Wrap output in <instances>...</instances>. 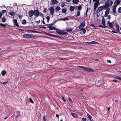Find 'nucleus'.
Segmentation results:
<instances>
[{"label":"nucleus","mask_w":121,"mask_h":121,"mask_svg":"<svg viewBox=\"0 0 121 121\" xmlns=\"http://www.w3.org/2000/svg\"><path fill=\"white\" fill-rule=\"evenodd\" d=\"M35 37V36L33 34H25L23 36V37L25 38H34Z\"/></svg>","instance_id":"obj_1"},{"label":"nucleus","mask_w":121,"mask_h":121,"mask_svg":"<svg viewBox=\"0 0 121 121\" xmlns=\"http://www.w3.org/2000/svg\"><path fill=\"white\" fill-rule=\"evenodd\" d=\"M78 67L80 68L83 69L84 70L88 72H93V70L91 68H88L87 67L79 66Z\"/></svg>","instance_id":"obj_2"},{"label":"nucleus","mask_w":121,"mask_h":121,"mask_svg":"<svg viewBox=\"0 0 121 121\" xmlns=\"http://www.w3.org/2000/svg\"><path fill=\"white\" fill-rule=\"evenodd\" d=\"M56 31L58 34L61 35H65L67 34V33L66 32L63 31L59 29H56Z\"/></svg>","instance_id":"obj_3"},{"label":"nucleus","mask_w":121,"mask_h":121,"mask_svg":"<svg viewBox=\"0 0 121 121\" xmlns=\"http://www.w3.org/2000/svg\"><path fill=\"white\" fill-rule=\"evenodd\" d=\"M49 11L51 13V14L53 16L55 11L54 8L53 7H51L49 8Z\"/></svg>","instance_id":"obj_4"},{"label":"nucleus","mask_w":121,"mask_h":121,"mask_svg":"<svg viewBox=\"0 0 121 121\" xmlns=\"http://www.w3.org/2000/svg\"><path fill=\"white\" fill-rule=\"evenodd\" d=\"M34 14L36 17L39 16V11L38 9L35 10L34 11Z\"/></svg>","instance_id":"obj_5"},{"label":"nucleus","mask_w":121,"mask_h":121,"mask_svg":"<svg viewBox=\"0 0 121 121\" xmlns=\"http://www.w3.org/2000/svg\"><path fill=\"white\" fill-rule=\"evenodd\" d=\"M85 21H83L82 23L80 24L79 26V28L80 29H83V27L84 26H85Z\"/></svg>","instance_id":"obj_6"},{"label":"nucleus","mask_w":121,"mask_h":121,"mask_svg":"<svg viewBox=\"0 0 121 121\" xmlns=\"http://www.w3.org/2000/svg\"><path fill=\"white\" fill-rule=\"evenodd\" d=\"M33 10H30L29 11L28 13L29 16L30 17H31L34 14Z\"/></svg>","instance_id":"obj_7"},{"label":"nucleus","mask_w":121,"mask_h":121,"mask_svg":"<svg viewBox=\"0 0 121 121\" xmlns=\"http://www.w3.org/2000/svg\"><path fill=\"white\" fill-rule=\"evenodd\" d=\"M114 25L115 26V27L116 29V30L118 32H119V25L118 24V23L116 22H115Z\"/></svg>","instance_id":"obj_8"},{"label":"nucleus","mask_w":121,"mask_h":121,"mask_svg":"<svg viewBox=\"0 0 121 121\" xmlns=\"http://www.w3.org/2000/svg\"><path fill=\"white\" fill-rule=\"evenodd\" d=\"M115 22H111L109 21L108 22V24L109 26L111 27H112L113 26V24L114 25Z\"/></svg>","instance_id":"obj_9"},{"label":"nucleus","mask_w":121,"mask_h":121,"mask_svg":"<svg viewBox=\"0 0 121 121\" xmlns=\"http://www.w3.org/2000/svg\"><path fill=\"white\" fill-rule=\"evenodd\" d=\"M110 12L109 9H108L105 11V14L104 17H106L108 14Z\"/></svg>","instance_id":"obj_10"},{"label":"nucleus","mask_w":121,"mask_h":121,"mask_svg":"<svg viewBox=\"0 0 121 121\" xmlns=\"http://www.w3.org/2000/svg\"><path fill=\"white\" fill-rule=\"evenodd\" d=\"M81 31L80 32V34L82 35H84L86 32V30L85 29L83 28L80 29Z\"/></svg>","instance_id":"obj_11"},{"label":"nucleus","mask_w":121,"mask_h":121,"mask_svg":"<svg viewBox=\"0 0 121 121\" xmlns=\"http://www.w3.org/2000/svg\"><path fill=\"white\" fill-rule=\"evenodd\" d=\"M104 6H101L99 7L98 8L99 11V12L102 11L103 10V9L104 8Z\"/></svg>","instance_id":"obj_12"},{"label":"nucleus","mask_w":121,"mask_h":121,"mask_svg":"<svg viewBox=\"0 0 121 121\" xmlns=\"http://www.w3.org/2000/svg\"><path fill=\"white\" fill-rule=\"evenodd\" d=\"M120 3V1L118 0H116L115 3V5L114 6V7H116Z\"/></svg>","instance_id":"obj_13"},{"label":"nucleus","mask_w":121,"mask_h":121,"mask_svg":"<svg viewBox=\"0 0 121 121\" xmlns=\"http://www.w3.org/2000/svg\"><path fill=\"white\" fill-rule=\"evenodd\" d=\"M99 3V0L97 1L96 2L94 3V7L97 8L98 4Z\"/></svg>","instance_id":"obj_14"},{"label":"nucleus","mask_w":121,"mask_h":121,"mask_svg":"<svg viewBox=\"0 0 121 121\" xmlns=\"http://www.w3.org/2000/svg\"><path fill=\"white\" fill-rule=\"evenodd\" d=\"M71 114L73 117L75 118H77L78 117V115L75 113H71Z\"/></svg>","instance_id":"obj_15"},{"label":"nucleus","mask_w":121,"mask_h":121,"mask_svg":"<svg viewBox=\"0 0 121 121\" xmlns=\"http://www.w3.org/2000/svg\"><path fill=\"white\" fill-rule=\"evenodd\" d=\"M102 24L104 26H106L105 25V20L104 18V16H103L102 17Z\"/></svg>","instance_id":"obj_16"},{"label":"nucleus","mask_w":121,"mask_h":121,"mask_svg":"<svg viewBox=\"0 0 121 121\" xmlns=\"http://www.w3.org/2000/svg\"><path fill=\"white\" fill-rule=\"evenodd\" d=\"M79 1V0H73L72 2L74 4H77L78 3Z\"/></svg>","instance_id":"obj_17"},{"label":"nucleus","mask_w":121,"mask_h":121,"mask_svg":"<svg viewBox=\"0 0 121 121\" xmlns=\"http://www.w3.org/2000/svg\"><path fill=\"white\" fill-rule=\"evenodd\" d=\"M58 1L57 0H52V4H53L57 3Z\"/></svg>","instance_id":"obj_18"},{"label":"nucleus","mask_w":121,"mask_h":121,"mask_svg":"<svg viewBox=\"0 0 121 121\" xmlns=\"http://www.w3.org/2000/svg\"><path fill=\"white\" fill-rule=\"evenodd\" d=\"M70 10L71 11H73L75 9L74 7L73 6H71L69 8Z\"/></svg>","instance_id":"obj_19"},{"label":"nucleus","mask_w":121,"mask_h":121,"mask_svg":"<svg viewBox=\"0 0 121 121\" xmlns=\"http://www.w3.org/2000/svg\"><path fill=\"white\" fill-rule=\"evenodd\" d=\"M13 22L15 25H16L17 26H18V24L17 23V20L16 19H14L13 20Z\"/></svg>","instance_id":"obj_20"},{"label":"nucleus","mask_w":121,"mask_h":121,"mask_svg":"<svg viewBox=\"0 0 121 121\" xmlns=\"http://www.w3.org/2000/svg\"><path fill=\"white\" fill-rule=\"evenodd\" d=\"M48 27L49 28V29L51 30H56L55 28L52 26H48Z\"/></svg>","instance_id":"obj_21"},{"label":"nucleus","mask_w":121,"mask_h":121,"mask_svg":"<svg viewBox=\"0 0 121 121\" xmlns=\"http://www.w3.org/2000/svg\"><path fill=\"white\" fill-rule=\"evenodd\" d=\"M109 1H107L105 3V5L107 7H108L109 6Z\"/></svg>","instance_id":"obj_22"},{"label":"nucleus","mask_w":121,"mask_h":121,"mask_svg":"<svg viewBox=\"0 0 121 121\" xmlns=\"http://www.w3.org/2000/svg\"><path fill=\"white\" fill-rule=\"evenodd\" d=\"M87 116L91 121H93L92 120H91L92 118V117L89 114L87 113Z\"/></svg>","instance_id":"obj_23"},{"label":"nucleus","mask_w":121,"mask_h":121,"mask_svg":"<svg viewBox=\"0 0 121 121\" xmlns=\"http://www.w3.org/2000/svg\"><path fill=\"white\" fill-rule=\"evenodd\" d=\"M67 11V9H63L62 10V12L64 13H65Z\"/></svg>","instance_id":"obj_24"},{"label":"nucleus","mask_w":121,"mask_h":121,"mask_svg":"<svg viewBox=\"0 0 121 121\" xmlns=\"http://www.w3.org/2000/svg\"><path fill=\"white\" fill-rule=\"evenodd\" d=\"M116 7H114L113 11V13L114 14V15L115 16L116 15V14H115V13L116 12Z\"/></svg>","instance_id":"obj_25"},{"label":"nucleus","mask_w":121,"mask_h":121,"mask_svg":"<svg viewBox=\"0 0 121 121\" xmlns=\"http://www.w3.org/2000/svg\"><path fill=\"white\" fill-rule=\"evenodd\" d=\"M6 72L5 71L3 70L2 71L1 74L3 76H4L6 74Z\"/></svg>","instance_id":"obj_26"},{"label":"nucleus","mask_w":121,"mask_h":121,"mask_svg":"<svg viewBox=\"0 0 121 121\" xmlns=\"http://www.w3.org/2000/svg\"><path fill=\"white\" fill-rule=\"evenodd\" d=\"M60 8L59 6H57L55 9L56 11H59L60 10Z\"/></svg>","instance_id":"obj_27"},{"label":"nucleus","mask_w":121,"mask_h":121,"mask_svg":"<svg viewBox=\"0 0 121 121\" xmlns=\"http://www.w3.org/2000/svg\"><path fill=\"white\" fill-rule=\"evenodd\" d=\"M80 12L79 11H78L77 13L75 15L76 17H78L80 16Z\"/></svg>","instance_id":"obj_28"},{"label":"nucleus","mask_w":121,"mask_h":121,"mask_svg":"<svg viewBox=\"0 0 121 121\" xmlns=\"http://www.w3.org/2000/svg\"><path fill=\"white\" fill-rule=\"evenodd\" d=\"M22 22L23 24H25L26 23V20L24 19L22 21Z\"/></svg>","instance_id":"obj_29"},{"label":"nucleus","mask_w":121,"mask_h":121,"mask_svg":"<svg viewBox=\"0 0 121 121\" xmlns=\"http://www.w3.org/2000/svg\"><path fill=\"white\" fill-rule=\"evenodd\" d=\"M9 14L11 16H12L14 15L15 13L13 12H11L9 13Z\"/></svg>","instance_id":"obj_30"},{"label":"nucleus","mask_w":121,"mask_h":121,"mask_svg":"<svg viewBox=\"0 0 121 121\" xmlns=\"http://www.w3.org/2000/svg\"><path fill=\"white\" fill-rule=\"evenodd\" d=\"M2 21L3 22H4L6 21V19L5 17H3L2 18Z\"/></svg>","instance_id":"obj_31"},{"label":"nucleus","mask_w":121,"mask_h":121,"mask_svg":"<svg viewBox=\"0 0 121 121\" xmlns=\"http://www.w3.org/2000/svg\"><path fill=\"white\" fill-rule=\"evenodd\" d=\"M66 30L68 31H72L73 29L71 28L67 29Z\"/></svg>","instance_id":"obj_32"},{"label":"nucleus","mask_w":121,"mask_h":121,"mask_svg":"<svg viewBox=\"0 0 121 121\" xmlns=\"http://www.w3.org/2000/svg\"><path fill=\"white\" fill-rule=\"evenodd\" d=\"M92 44H98L99 43L96 41H92Z\"/></svg>","instance_id":"obj_33"},{"label":"nucleus","mask_w":121,"mask_h":121,"mask_svg":"<svg viewBox=\"0 0 121 121\" xmlns=\"http://www.w3.org/2000/svg\"><path fill=\"white\" fill-rule=\"evenodd\" d=\"M68 98L70 102H73L71 99L70 97H68Z\"/></svg>","instance_id":"obj_34"},{"label":"nucleus","mask_w":121,"mask_h":121,"mask_svg":"<svg viewBox=\"0 0 121 121\" xmlns=\"http://www.w3.org/2000/svg\"><path fill=\"white\" fill-rule=\"evenodd\" d=\"M39 15L42 18H43V15L42 13L39 12Z\"/></svg>","instance_id":"obj_35"},{"label":"nucleus","mask_w":121,"mask_h":121,"mask_svg":"<svg viewBox=\"0 0 121 121\" xmlns=\"http://www.w3.org/2000/svg\"><path fill=\"white\" fill-rule=\"evenodd\" d=\"M29 100L31 102V103H34V101L32 100V99L31 98H30L29 99Z\"/></svg>","instance_id":"obj_36"},{"label":"nucleus","mask_w":121,"mask_h":121,"mask_svg":"<svg viewBox=\"0 0 121 121\" xmlns=\"http://www.w3.org/2000/svg\"><path fill=\"white\" fill-rule=\"evenodd\" d=\"M109 6H111V5H112L113 3V2L112 1H110L109 2Z\"/></svg>","instance_id":"obj_37"},{"label":"nucleus","mask_w":121,"mask_h":121,"mask_svg":"<svg viewBox=\"0 0 121 121\" xmlns=\"http://www.w3.org/2000/svg\"><path fill=\"white\" fill-rule=\"evenodd\" d=\"M118 12L119 13H121V7L119 8L118 9Z\"/></svg>","instance_id":"obj_38"},{"label":"nucleus","mask_w":121,"mask_h":121,"mask_svg":"<svg viewBox=\"0 0 121 121\" xmlns=\"http://www.w3.org/2000/svg\"><path fill=\"white\" fill-rule=\"evenodd\" d=\"M82 9L81 5L79 6L78 7V10H81Z\"/></svg>","instance_id":"obj_39"},{"label":"nucleus","mask_w":121,"mask_h":121,"mask_svg":"<svg viewBox=\"0 0 121 121\" xmlns=\"http://www.w3.org/2000/svg\"><path fill=\"white\" fill-rule=\"evenodd\" d=\"M46 18L48 22L50 18L49 17V16H47L46 17Z\"/></svg>","instance_id":"obj_40"},{"label":"nucleus","mask_w":121,"mask_h":121,"mask_svg":"<svg viewBox=\"0 0 121 121\" xmlns=\"http://www.w3.org/2000/svg\"><path fill=\"white\" fill-rule=\"evenodd\" d=\"M65 3H62V4H61V5L62 7H63L65 5Z\"/></svg>","instance_id":"obj_41"},{"label":"nucleus","mask_w":121,"mask_h":121,"mask_svg":"<svg viewBox=\"0 0 121 121\" xmlns=\"http://www.w3.org/2000/svg\"><path fill=\"white\" fill-rule=\"evenodd\" d=\"M47 12V8H44L43 12L44 13H45Z\"/></svg>","instance_id":"obj_42"},{"label":"nucleus","mask_w":121,"mask_h":121,"mask_svg":"<svg viewBox=\"0 0 121 121\" xmlns=\"http://www.w3.org/2000/svg\"><path fill=\"white\" fill-rule=\"evenodd\" d=\"M0 25L1 26H2L5 27L6 26V25L5 24H2V23H0Z\"/></svg>","instance_id":"obj_43"},{"label":"nucleus","mask_w":121,"mask_h":121,"mask_svg":"<svg viewBox=\"0 0 121 121\" xmlns=\"http://www.w3.org/2000/svg\"><path fill=\"white\" fill-rule=\"evenodd\" d=\"M68 20V18H64L63 19H61L60 20L61 21H65L66 20Z\"/></svg>","instance_id":"obj_44"},{"label":"nucleus","mask_w":121,"mask_h":121,"mask_svg":"<svg viewBox=\"0 0 121 121\" xmlns=\"http://www.w3.org/2000/svg\"><path fill=\"white\" fill-rule=\"evenodd\" d=\"M43 121H46V119L45 118V116L44 115L43 116Z\"/></svg>","instance_id":"obj_45"},{"label":"nucleus","mask_w":121,"mask_h":121,"mask_svg":"<svg viewBox=\"0 0 121 121\" xmlns=\"http://www.w3.org/2000/svg\"><path fill=\"white\" fill-rule=\"evenodd\" d=\"M86 43L88 44H92V42H86Z\"/></svg>","instance_id":"obj_46"},{"label":"nucleus","mask_w":121,"mask_h":121,"mask_svg":"<svg viewBox=\"0 0 121 121\" xmlns=\"http://www.w3.org/2000/svg\"><path fill=\"white\" fill-rule=\"evenodd\" d=\"M115 77L116 78H117V79H119V80H120V78H121L120 77H119L118 76H116Z\"/></svg>","instance_id":"obj_47"},{"label":"nucleus","mask_w":121,"mask_h":121,"mask_svg":"<svg viewBox=\"0 0 121 121\" xmlns=\"http://www.w3.org/2000/svg\"><path fill=\"white\" fill-rule=\"evenodd\" d=\"M99 27H102V28H105V27H107L106 26H102L101 25H99Z\"/></svg>","instance_id":"obj_48"},{"label":"nucleus","mask_w":121,"mask_h":121,"mask_svg":"<svg viewBox=\"0 0 121 121\" xmlns=\"http://www.w3.org/2000/svg\"><path fill=\"white\" fill-rule=\"evenodd\" d=\"M2 12V13L4 14L6 12V11L5 10H3Z\"/></svg>","instance_id":"obj_49"},{"label":"nucleus","mask_w":121,"mask_h":121,"mask_svg":"<svg viewBox=\"0 0 121 121\" xmlns=\"http://www.w3.org/2000/svg\"><path fill=\"white\" fill-rule=\"evenodd\" d=\"M18 16L19 18L20 19H21L22 18V15H18Z\"/></svg>","instance_id":"obj_50"},{"label":"nucleus","mask_w":121,"mask_h":121,"mask_svg":"<svg viewBox=\"0 0 121 121\" xmlns=\"http://www.w3.org/2000/svg\"><path fill=\"white\" fill-rule=\"evenodd\" d=\"M82 119L83 121H86V118H82Z\"/></svg>","instance_id":"obj_51"},{"label":"nucleus","mask_w":121,"mask_h":121,"mask_svg":"<svg viewBox=\"0 0 121 121\" xmlns=\"http://www.w3.org/2000/svg\"><path fill=\"white\" fill-rule=\"evenodd\" d=\"M88 8L87 9V10H86V16H85L86 17L87 16V13L88 12Z\"/></svg>","instance_id":"obj_52"},{"label":"nucleus","mask_w":121,"mask_h":121,"mask_svg":"<svg viewBox=\"0 0 121 121\" xmlns=\"http://www.w3.org/2000/svg\"><path fill=\"white\" fill-rule=\"evenodd\" d=\"M111 18V17L110 15L108 16L107 17V18L109 20H110V19Z\"/></svg>","instance_id":"obj_53"},{"label":"nucleus","mask_w":121,"mask_h":121,"mask_svg":"<svg viewBox=\"0 0 121 121\" xmlns=\"http://www.w3.org/2000/svg\"><path fill=\"white\" fill-rule=\"evenodd\" d=\"M107 62L108 63H111V61L110 60H107Z\"/></svg>","instance_id":"obj_54"},{"label":"nucleus","mask_w":121,"mask_h":121,"mask_svg":"<svg viewBox=\"0 0 121 121\" xmlns=\"http://www.w3.org/2000/svg\"><path fill=\"white\" fill-rule=\"evenodd\" d=\"M8 82H0L1 83V84H5V83H7Z\"/></svg>","instance_id":"obj_55"},{"label":"nucleus","mask_w":121,"mask_h":121,"mask_svg":"<svg viewBox=\"0 0 121 121\" xmlns=\"http://www.w3.org/2000/svg\"><path fill=\"white\" fill-rule=\"evenodd\" d=\"M2 15V13L0 12V18H1Z\"/></svg>","instance_id":"obj_56"},{"label":"nucleus","mask_w":121,"mask_h":121,"mask_svg":"<svg viewBox=\"0 0 121 121\" xmlns=\"http://www.w3.org/2000/svg\"><path fill=\"white\" fill-rule=\"evenodd\" d=\"M62 98L63 99V100L65 102H66V100L64 98V97L63 96H62Z\"/></svg>","instance_id":"obj_57"},{"label":"nucleus","mask_w":121,"mask_h":121,"mask_svg":"<svg viewBox=\"0 0 121 121\" xmlns=\"http://www.w3.org/2000/svg\"><path fill=\"white\" fill-rule=\"evenodd\" d=\"M40 22V20H39V21H36L35 22L36 23H39Z\"/></svg>","instance_id":"obj_58"},{"label":"nucleus","mask_w":121,"mask_h":121,"mask_svg":"<svg viewBox=\"0 0 121 121\" xmlns=\"http://www.w3.org/2000/svg\"><path fill=\"white\" fill-rule=\"evenodd\" d=\"M112 81L114 82H117V80H112Z\"/></svg>","instance_id":"obj_59"},{"label":"nucleus","mask_w":121,"mask_h":121,"mask_svg":"<svg viewBox=\"0 0 121 121\" xmlns=\"http://www.w3.org/2000/svg\"><path fill=\"white\" fill-rule=\"evenodd\" d=\"M30 31H31L32 32H34V33H36V32H37V31H33V30H30Z\"/></svg>","instance_id":"obj_60"},{"label":"nucleus","mask_w":121,"mask_h":121,"mask_svg":"<svg viewBox=\"0 0 121 121\" xmlns=\"http://www.w3.org/2000/svg\"><path fill=\"white\" fill-rule=\"evenodd\" d=\"M44 20V18H43V23L44 24H45Z\"/></svg>","instance_id":"obj_61"},{"label":"nucleus","mask_w":121,"mask_h":121,"mask_svg":"<svg viewBox=\"0 0 121 121\" xmlns=\"http://www.w3.org/2000/svg\"><path fill=\"white\" fill-rule=\"evenodd\" d=\"M47 35H48L50 36H53V35H52V34H47Z\"/></svg>","instance_id":"obj_62"},{"label":"nucleus","mask_w":121,"mask_h":121,"mask_svg":"<svg viewBox=\"0 0 121 121\" xmlns=\"http://www.w3.org/2000/svg\"><path fill=\"white\" fill-rule=\"evenodd\" d=\"M56 117L57 118L58 117H59V115L57 114H56Z\"/></svg>","instance_id":"obj_63"},{"label":"nucleus","mask_w":121,"mask_h":121,"mask_svg":"<svg viewBox=\"0 0 121 121\" xmlns=\"http://www.w3.org/2000/svg\"><path fill=\"white\" fill-rule=\"evenodd\" d=\"M101 82V80H99L98 81V82L99 83H100V82Z\"/></svg>","instance_id":"obj_64"}]
</instances>
